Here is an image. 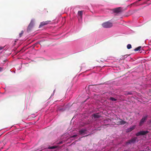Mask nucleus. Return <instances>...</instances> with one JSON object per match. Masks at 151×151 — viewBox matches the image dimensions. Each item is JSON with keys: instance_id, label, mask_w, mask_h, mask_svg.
Wrapping results in <instances>:
<instances>
[{"instance_id": "obj_19", "label": "nucleus", "mask_w": 151, "mask_h": 151, "mask_svg": "<svg viewBox=\"0 0 151 151\" xmlns=\"http://www.w3.org/2000/svg\"><path fill=\"white\" fill-rule=\"evenodd\" d=\"M6 61H7V59H6L3 60V61L4 62V63L6 62Z\"/></svg>"}, {"instance_id": "obj_17", "label": "nucleus", "mask_w": 151, "mask_h": 151, "mask_svg": "<svg viewBox=\"0 0 151 151\" xmlns=\"http://www.w3.org/2000/svg\"><path fill=\"white\" fill-rule=\"evenodd\" d=\"M56 148V147H55V146H52V147H50L49 148L50 149H54L55 148Z\"/></svg>"}, {"instance_id": "obj_7", "label": "nucleus", "mask_w": 151, "mask_h": 151, "mask_svg": "<svg viewBox=\"0 0 151 151\" xmlns=\"http://www.w3.org/2000/svg\"><path fill=\"white\" fill-rule=\"evenodd\" d=\"M119 119L120 120V121H118V124H117L119 125H124L127 122L125 121H124L120 119L119 118Z\"/></svg>"}, {"instance_id": "obj_14", "label": "nucleus", "mask_w": 151, "mask_h": 151, "mask_svg": "<svg viewBox=\"0 0 151 151\" xmlns=\"http://www.w3.org/2000/svg\"><path fill=\"white\" fill-rule=\"evenodd\" d=\"M110 100H111L112 101H116L117 100L116 99L114 98H113L112 97H110Z\"/></svg>"}, {"instance_id": "obj_24", "label": "nucleus", "mask_w": 151, "mask_h": 151, "mask_svg": "<svg viewBox=\"0 0 151 151\" xmlns=\"http://www.w3.org/2000/svg\"><path fill=\"white\" fill-rule=\"evenodd\" d=\"M124 151H129L128 150H124Z\"/></svg>"}, {"instance_id": "obj_1", "label": "nucleus", "mask_w": 151, "mask_h": 151, "mask_svg": "<svg viewBox=\"0 0 151 151\" xmlns=\"http://www.w3.org/2000/svg\"><path fill=\"white\" fill-rule=\"evenodd\" d=\"M102 26L104 28H109L112 27L113 24L110 22L108 21L103 23Z\"/></svg>"}, {"instance_id": "obj_8", "label": "nucleus", "mask_w": 151, "mask_h": 151, "mask_svg": "<svg viewBox=\"0 0 151 151\" xmlns=\"http://www.w3.org/2000/svg\"><path fill=\"white\" fill-rule=\"evenodd\" d=\"M113 11L115 13H118L121 11V8L118 7L114 9Z\"/></svg>"}, {"instance_id": "obj_6", "label": "nucleus", "mask_w": 151, "mask_h": 151, "mask_svg": "<svg viewBox=\"0 0 151 151\" xmlns=\"http://www.w3.org/2000/svg\"><path fill=\"white\" fill-rule=\"evenodd\" d=\"M148 132H149L148 131H140V132H138L136 134V135L137 136H138L140 135H145V134H147V133H148Z\"/></svg>"}, {"instance_id": "obj_23", "label": "nucleus", "mask_w": 151, "mask_h": 151, "mask_svg": "<svg viewBox=\"0 0 151 151\" xmlns=\"http://www.w3.org/2000/svg\"><path fill=\"white\" fill-rule=\"evenodd\" d=\"M136 3V2H135V3H134L132 4H131V5L132 6V5L133 4H135V3Z\"/></svg>"}, {"instance_id": "obj_27", "label": "nucleus", "mask_w": 151, "mask_h": 151, "mask_svg": "<svg viewBox=\"0 0 151 151\" xmlns=\"http://www.w3.org/2000/svg\"><path fill=\"white\" fill-rule=\"evenodd\" d=\"M150 4H148L147 5H148H148H149Z\"/></svg>"}, {"instance_id": "obj_3", "label": "nucleus", "mask_w": 151, "mask_h": 151, "mask_svg": "<svg viewBox=\"0 0 151 151\" xmlns=\"http://www.w3.org/2000/svg\"><path fill=\"white\" fill-rule=\"evenodd\" d=\"M147 116H143L141 119L140 120L139 124V125L140 126H142L144 122H145L146 120L147 119Z\"/></svg>"}, {"instance_id": "obj_18", "label": "nucleus", "mask_w": 151, "mask_h": 151, "mask_svg": "<svg viewBox=\"0 0 151 151\" xmlns=\"http://www.w3.org/2000/svg\"><path fill=\"white\" fill-rule=\"evenodd\" d=\"M77 135H74L72 136L71 137V138H73V137H76L77 136Z\"/></svg>"}, {"instance_id": "obj_26", "label": "nucleus", "mask_w": 151, "mask_h": 151, "mask_svg": "<svg viewBox=\"0 0 151 151\" xmlns=\"http://www.w3.org/2000/svg\"><path fill=\"white\" fill-rule=\"evenodd\" d=\"M126 55H124V56L125 57V56H126Z\"/></svg>"}, {"instance_id": "obj_4", "label": "nucleus", "mask_w": 151, "mask_h": 151, "mask_svg": "<svg viewBox=\"0 0 151 151\" xmlns=\"http://www.w3.org/2000/svg\"><path fill=\"white\" fill-rule=\"evenodd\" d=\"M136 139L137 138L135 137L132 138L131 139L127 141L126 143V144L128 145L132 143L134 144L135 142Z\"/></svg>"}, {"instance_id": "obj_21", "label": "nucleus", "mask_w": 151, "mask_h": 151, "mask_svg": "<svg viewBox=\"0 0 151 151\" xmlns=\"http://www.w3.org/2000/svg\"><path fill=\"white\" fill-rule=\"evenodd\" d=\"M3 48V47H0V50L2 49Z\"/></svg>"}, {"instance_id": "obj_11", "label": "nucleus", "mask_w": 151, "mask_h": 151, "mask_svg": "<svg viewBox=\"0 0 151 151\" xmlns=\"http://www.w3.org/2000/svg\"><path fill=\"white\" fill-rule=\"evenodd\" d=\"M83 11H78V16H79L80 18H82V16L83 14Z\"/></svg>"}, {"instance_id": "obj_22", "label": "nucleus", "mask_w": 151, "mask_h": 151, "mask_svg": "<svg viewBox=\"0 0 151 151\" xmlns=\"http://www.w3.org/2000/svg\"><path fill=\"white\" fill-rule=\"evenodd\" d=\"M149 123L150 124H151V119L149 120Z\"/></svg>"}, {"instance_id": "obj_28", "label": "nucleus", "mask_w": 151, "mask_h": 151, "mask_svg": "<svg viewBox=\"0 0 151 151\" xmlns=\"http://www.w3.org/2000/svg\"><path fill=\"white\" fill-rule=\"evenodd\" d=\"M150 0H148V1H150Z\"/></svg>"}, {"instance_id": "obj_5", "label": "nucleus", "mask_w": 151, "mask_h": 151, "mask_svg": "<svg viewBox=\"0 0 151 151\" xmlns=\"http://www.w3.org/2000/svg\"><path fill=\"white\" fill-rule=\"evenodd\" d=\"M50 22V21H47L41 22L39 26V28H40L45 25L49 24Z\"/></svg>"}, {"instance_id": "obj_13", "label": "nucleus", "mask_w": 151, "mask_h": 151, "mask_svg": "<svg viewBox=\"0 0 151 151\" xmlns=\"http://www.w3.org/2000/svg\"><path fill=\"white\" fill-rule=\"evenodd\" d=\"M141 48V46H139L138 47H137L134 50L135 51H137L139 50Z\"/></svg>"}, {"instance_id": "obj_20", "label": "nucleus", "mask_w": 151, "mask_h": 151, "mask_svg": "<svg viewBox=\"0 0 151 151\" xmlns=\"http://www.w3.org/2000/svg\"><path fill=\"white\" fill-rule=\"evenodd\" d=\"M3 68L0 67V72H1L3 70Z\"/></svg>"}, {"instance_id": "obj_16", "label": "nucleus", "mask_w": 151, "mask_h": 151, "mask_svg": "<svg viewBox=\"0 0 151 151\" xmlns=\"http://www.w3.org/2000/svg\"><path fill=\"white\" fill-rule=\"evenodd\" d=\"M24 33V31H22L19 34V37H21L22 36L23 34Z\"/></svg>"}, {"instance_id": "obj_2", "label": "nucleus", "mask_w": 151, "mask_h": 151, "mask_svg": "<svg viewBox=\"0 0 151 151\" xmlns=\"http://www.w3.org/2000/svg\"><path fill=\"white\" fill-rule=\"evenodd\" d=\"M34 25V21L32 20L27 28V32H29L31 31Z\"/></svg>"}, {"instance_id": "obj_25", "label": "nucleus", "mask_w": 151, "mask_h": 151, "mask_svg": "<svg viewBox=\"0 0 151 151\" xmlns=\"http://www.w3.org/2000/svg\"><path fill=\"white\" fill-rule=\"evenodd\" d=\"M88 135H86V136H85V137L87 136H88Z\"/></svg>"}, {"instance_id": "obj_10", "label": "nucleus", "mask_w": 151, "mask_h": 151, "mask_svg": "<svg viewBox=\"0 0 151 151\" xmlns=\"http://www.w3.org/2000/svg\"><path fill=\"white\" fill-rule=\"evenodd\" d=\"M93 117L95 119H97L100 118L101 116L98 114H94L92 115Z\"/></svg>"}, {"instance_id": "obj_12", "label": "nucleus", "mask_w": 151, "mask_h": 151, "mask_svg": "<svg viewBox=\"0 0 151 151\" xmlns=\"http://www.w3.org/2000/svg\"><path fill=\"white\" fill-rule=\"evenodd\" d=\"M135 128V126H133L131 127H130L129 129H128V130L129 131H131L134 129Z\"/></svg>"}, {"instance_id": "obj_15", "label": "nucleus", "mask_w": 151, "mask_h": 151, "mask_svg": "<svg viewBox=\"0 0 151 151\" xmlns=\"http://www.w3.org/2000/svg\"><path fill=\"white\" fill-rule=\"evenodd\" d=\"M127 49H130L131 48L132 46H131V45H130V44H128L127 45Z\"/></svg>"}, {"instance_id": "obj_9", "label": "nucleus", "mask_w": 151, "mask_h": 151, "mask_svg": "<svg viewBox=\"0 0 151 151\" xmlns=\"http://www.w3.org/2000/svg\"><path fill=\"white\" fill-rule=\"evenodd\" d=\"M87 131V130L86 129H82L81 130H80L79 132V133L80 134H86L87 133L86 132Z\"/></svg>"}]
</instances>
